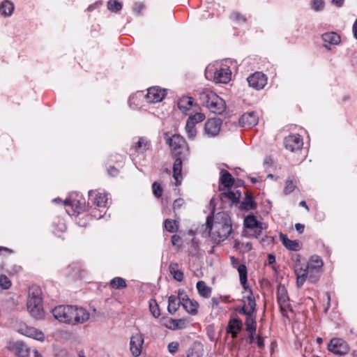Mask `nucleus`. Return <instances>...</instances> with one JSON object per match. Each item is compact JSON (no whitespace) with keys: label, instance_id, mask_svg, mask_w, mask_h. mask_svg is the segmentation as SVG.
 I'll list each match as a JSON object with an SVG mask.
<instances>
[{"label":"nucleus","instance_id":"f257e3e1","mask_svg":"<svg viewBox=\"0 0 357 357\" xmlns=\"http://www.w3.org/2000/svg\"><path fill=\"white\" fill-rule=\"evenodd\" d=\"M52 314L59 321L73 325L83 324L90 317L84 308L75 305L56 306L52 310Z\"/></svg>","mask_w":357,"mask_h":357},{"label":"nucleus","instance_id":"f03ea898","mask_svg":"<svg viewBox=\"0 0 357 357\" xmlns=\"http://www.w3.org/2000/svg\"><path fill=\"white\" fill-rule=\"evenodd\" d=\"M206 227L209 229L211 238L217 243L227 239L232 230L231 219L229 215L225 212L218 213L214 222H211V218L208 217Z\"/></svg>","mask_w":357,"mask_h":357},{"label":"nucleus","instance_id":"7ed1b4c3","mask_svg":"<svg viewBox=\"0 0 357 357\" xmlns=\"http://www.w3.org/2000/svg\"><path fill=\"white\" fill-rule=\"evenodd\" d=\"M42 291L38 286H31L29 289L27 301V310L32 317L40 320L45 317V312L42 305Z\"/></svg>","mask_w":357,"mask_h":357},{"label":"nucleus","instance_id":"20e7f679","mask_svg":"<svg viewBox=\"0 0 357 357\" xmlns=\"http://www.w3.org/2000/svg\"><path fill=\"white\" fill-rule=\"evenodd\" d=\"M199 98L203 105L215 114H220L226 109L225 100L208 89H203L199 93Z\"/></svg>","mask_w":357,"mask_h":357},{"label":"nucleus","instance_id":"39448f33","mask_svg":"<svg viewBox=\"0 0 357 357\" xmlns=\"http://www.w3.org/2000/svg\"><path fill=\"white\" fill-rule=\"evenodd\" d=\"M166 142L177 155H183V159L188 157L189 148L182 136L174 135L172 137H167Z\"/></svg>","mask_w":357,"mask_h":357},{"label":"nucleus","instance_id":"423d86ee","mask_svg":"<svg viewBox=\"0 0 357 357\" xmlns=\"http://www.w3.org/2000/svg\"><path fill=\"white\" fill-rule=\"evenodd\" d=\"M277 298L280 311L284 317H288V310H290L289 299L284 286L279 285L277 290Z\"/></svg>","mask_w":357,"mask_h":357},{"label":"nucleus","instance_id":"0eeeda50","mask_svg":"<svg viewBox=\"0 0 357 357\" xmlns=\"http://www.w3.org/2000/svg\"><path fill=\"white\" fill-rule=\"evenodd\" d=\"M328 349L333 354L340 356L347 354L349 350L347 343L341 338L332 339L328 345Z\"/></svg>","mask_w":357,"mask_h":357},{"label":"nucleus","instance_id":"6e6552de","mask_svg":"<svg viewBox=\"0 0 357 357\" xmlns=\"http://www.w3.org/2000/svg\"><path fill=\"white\" fill-rule=\"evenodd\" d=\"M144 335L140 333L133 334L130 340V351L134 357H139L142 351Z\"/></svg>","mask_w":357,"mask_h":357},{"label":"nucleus","instance_id":"1a4fd4ad","mask_svg":"<svg viewBox=\"0 0 357 357\" xmlns=\"http://www.w3.org/2000/svg\"><path fill=\"white\" fill-rule=\"evenodd\" d=\"M284 144L285 148L291 152L300 150L303 145V139L299 135H289L284 138Z\"/></svg>","mask_w":357,"mask_h":357},{"label":"nucleus","instance_id":"9d476101","mask_svg":"<svg viewBox=\"0 0 357 357\" xmlns=\"http://www.w3.org/2000/svg\"><path fill=\"white\" fill-rule=\"evenodd\" d=\"M222 126V121L219 118L209 119L205 123L204 132L209 137L218 135Z\"/></svg>","mask_w":357,"mask_h":357},{"label":"nucleus","instance_id":"9b49d317","mask_svg":"<svg viewBox=\"0 0 357 357\" xmlns=\"http://www.w3.org/2000/svg\"><path fill=\"white\" fill-rule=\"evenodd\" d=\"M294 272L296 275V284L298 287L303 285L307 279H308L310 270L305 264L296 263L294 267Z\"/></svg>","mask_w":357,"mask_h":357},{"label":"nucleus","instance_id":"f8f14e48","mask_svg":"<svg viewBox=\"0 0 357 357\" xmlns=\"http://www.w3.org/2000/svg\"><path fill=\"white\" fill-rule=\"evenodd\" d=\"M247 80L250 86L257 90L263 89L267 83L265 75L260 72L253 73Z\"/></svg>","mask_w":357,"mask_h":357},{"label":"nucleus","instance_id":"ddd939ff","mask_svg":"<svg viewBox=\"0 0 357 357\" xmlns=\"http://www.w3.org/2000/svg\"><path fill=\"white\" fill-rule=\"evenodd\" d=\"M165 90L158 86H153L148 89L146 95V100L149 103L160 102L165 97Z\"/></svg>","mask_w":357,"mask_h":357},{"label":"nucleus","instance_id":"4468645a","mask_svg":"<svg viewBox=\"0 0 357 357\" xmlns=\"http://www.w3.org/2000/svg\"><path fill=\"white\" fill-rule=\"evenodd\" d=\"M244 225L247 228L255 229L257 236L261 234V230L264 228L263 223L259 222L253 215H248L244 219Z\"/></svg>","mask_w":357,"mask_h":357},{"label":"nucleus","instance_id":"2eb2a0df","mask_svg":"<svg viewBox=\"0 0 357 357\" xmlns=\"http://www.w3.org/2000/svg\"><path fill=\"white\" fill-rule=\"evenodd\" d=\"M181 294H183V290H178V296H170L168 298L167 311L169 314H174L178 310L181 305L183 304Z\"/></svg>","mask_w":357,"mask_h":357},{"label":"nucleus","instance_id":"dca6fc26","mask_svg":"<svg viewBox=\"0 0 357 357\" xmlns=\"http://www.w3.org/2000/svg\"><path fill=\"white\" fill-rule=\"evenodd\" d=\"M259 117L254 112H247L243 114L239 120L243 127L251 128L258 123Z\"/></svg>","mask_w":357,"mask_h":357},{"label":"nucleus","instance_id":"f3484780","mask_svg":"<svg viewBox=\"0 0 357 357\" xmlns=\"http://www.w3.org/2000/svg\"><path fill=\"white\" fill-rule=\"evenodd\" d=\"M20 332L24 335L40 342H43L45 340L44 333L41 331L33 327L25 326L24 328H21L20 329Z\"/></svg>","mask_w":357,"mask_h":357},{"label":"nucleus","instance_id":"a211bd4d","mask_svg":"<svg viewBox=\"0 0 357 357\" xmlns=\"http://www.w3.org/2000/svg\"><path fill=\"white\" fill-rule=\"evenodd\" d=\"M181 299L183 301L182 306L188 313L192 315L197 313L199 304L196 301L189 298L184 292L183 294H181Z\"/></svg>","mask_w":357,"mask_h":357},{"label":"nucleus","instance_id":"6ab92c4d","mask_svg":"<svg viewBox=\"0 0 357 357\" xmlns=\"http://www.w3.org/2000/svg\"><path fill=\"white\" fill-rule=\"evenodd\" d=\"M231 79V72L227 68H221L214 73L213 79L216 83H227Z\"/></svg>","mask_w":357,"mask_h":357},{"label":"nucleus","instance_id":"aec40b11","mask_svg":"<svg viewBox=\"0 0 357 357\" xmlns=\"http://www.w3.org/2000/svg\"><path fill=\"white\" fill-rule=\"evenodd\" d=\"M322 39L325 43L324 47L330 50L329 45H336L340 43V36L335 32L325 33L322 35Z\"/></svg>","mask_w":357,"mask_h":357},{"label":"nucleus","instance_id":"412c9836","mask_svg":"<svg viewBox=\"0 0 357 357\" xmlns=\"http://www.w3.org/2000/svg\"><path fill=\"white\" fill-rule=\"evenodd\" d=\"M242 328V321L241 319L238 318H234L229 320L227 327V331L228 333H230L233 338H235L237 336L238 333Z\"/></svg>","mask_w":357,"mask_h":357},{"label":"nucleus","instance_id":"4be33fe9","mask_svg":"<svg viewBox=\"0 0 357 357\" xmlns=\"http://www.w3.org/2000/svg\"><path fill=\"white\" fill-rule=\"evenodd\" d=\"M194 106L193 100L188 96H183L178 101V107L183 114H188Z\"/></svg>","mask_w":357,"mask_h":357},{"label":"nucleus","instance_id":"5701e85b","mask_svg":"<svg viewBox=\"0 0 357 357\" xmlns=\"http://www.w3.org/2000/svg\"><path fill=\"white\" fill-rule=\"evenodd\" d=\"M188 158L183 159V155H178V158L175 160L173 166V176L176 181L177 184L181 183V173L182 170V162L187 160Z\"/></svg>","mask_w":357,"mask_h":357},{"label":"nucleus","instance_id":"b1692460","mask_svg":"<svg viewBox=\"0 0 357 357\" xmlns=\"http://www.w3.org/2000/svg\"><path fill=\"white\" fill-rule=\"evenodd\" d=\"M231 264L234 267L236 268L239 274L241 283L245 286L247 282V268L244 264H238V259L231 257Z\"/></svg>","mask_w":357,"mask_h":357},{"label":"nucleus","instance_id":"393cba45","mask_svg":"<svg viewBox=\"0 0 357 357\" xmlns=\"http://www.w3.org/2000/svg\"><path fill=\"white\" fill-rule=\"evenodd\" d=\"M240 197L241 192L237 190L232 191L227 188L221 194V199L224 201H229L231 204L237 203Z\"/></svg>","mask_w":357,"mask_h":357},{"label":"nucleus","instance_id":"a878e982","mask_svg":"<svg viewBox=\"0 0 357 357\" xmlns=\"http://www.w3.org/2000/svg\"><path fill=\"white\" fill-rule=\"evenodd\" d=\"M255 298L251 295L248 296L244 301V305L240 311V313L243 312L244 314H252L255 310Z\"/></svg>","mask_w":357,"mask_h":357},{"label":"nucleus","instance_id":"bb28decb","mask_svg":"<svg viewBox=\"0 0 357 357\" xmlns=\"http://www.w3.org/2000/svg\"><path fill=\"white\" fill-rule=\"evenodd\" d=\"M280 239L284 246L290 250L296 251L301 248V245L299 241L290 240L284 234L280 235Z\"/></svg>","mask_w":357,"mask_h":357},{"label":"nucleus","instance_id":"cd10ccee","mask_svg":"<svg viewBox=\"0 0 357 357\" xmlns=\"http://www.w3.org/2000/svg\"><path fill=\"white\" fill-rule=\"evenodd\" d=\"M305 266H307L310 271H315L316 272H319L323 266V261L319 256L314 255L311 257L307 264H305Z\"/></svg>","mask_w":357,"mask_h":357},{"label":"nucleus","instance_id":"c85d7f7f","mask_svg":"<svg viewBox=\"0 0 357 357\" xmlns=\"http://www.w3.org/2000/svg\"><path fill=\"white\" fill-rule=\"evenodd\" d=\"M15 353L20 357H27L29 355V348L22 342H17L13 344Z\"/></svg>","mask_w":357,"mask_h":357},{"label":"nucleus","instance_id":"c756f323","mask_svg":"<svg viewBox=\"0 0 357 357\" xmlns=\"http://www.w3.org/2000/svg\"><path fill=\"white\" fill-rule=\"evenodd\" d=\"M196 287H197L199 294L202 297L205 298L210 297V296L211 294L212 289L210 287H208L206 284L205 282H204L202 280L199 281L197 283Z\"/></svg>","mask_w":357,"mask_h":357},{"label":"nucleus","instance_id":"7c9ffc66","mask_svg":"<svg viewBox=\"0 0 357 357\" xmlns=\"http://www.w3.org/2000/svg\"><path fill=\"white\" fill-rule=\"evenodd\" d=\"M203 351L202 345L200 343L195 342L188 349L187 357H202Z\"/></svg>","mask_w":357,"mask_h":357},{"label":"nucleus","instance_id":"2f4dec72","mask_svg":"<svg viewBox=\"0 0 357 357\" xmlns=\"http://www.w3.org/2000/svg\"><path fill=\"white\" fill-rule=\"evenodd\" d=\"M220 182L227 188H229L234 183V178L232 177L230 173L227 171H222V175L220 178Z\"/></svg>","mask_w":357,"mask_h":357},{"label":"nucleus","instance_id":"473e14b6","mask_svg":"<svg viewBox=\"0 0 357 357\" xmlns=\"http://www.w3.org/2000/svg\"><path fill=\"white\" fill-rule=\"evenodd\" d=\"M13 10L14 5L8 0L3 1L0 5V13L5 17L11 15Z\"/></svg>","mask_w":357,"mask_h":357},{"label":"nucleus","instance_id":"72a5a7b5","mask_svg":"<svg viewBox=\"0 0 357 357\" xmlns=\"http://www.w3.org/2000/svg\"><path fill=\"white\" fill-rule=\"evenodd\" d=\"M149 143L146 138L139 137L138 141L133 146V149L137 153H144L149 149Z\"/></svg>","mask_w":357,"mask_h":357},{"label":"nucleus","instance_id":"f704fd0d","mask_svg":"<svg viewBox=\"0 0 357 357\" xmlns=\"http://www.w3.org/2000/svg\"><path fill=\"white\" fill-rule=\"evenodd\" d=\"M107 195L105 193L98 192L94 199V204L98 208H106L107 204Z\"/></svg>","mask_w":357,"mask_h":357},{"label":"nucleus","instance_id":"c9c22d12","mask_svg":"<svg viewBox=\"0 0 357 357\" xmlns=\"http://www.w3.org/2000/svg\"><path fill=\"white\" fill-rule=\"evenodd\" d=\"M178 264L175 262H172L169 264V269L174 278L177 281H181L183 279V273L181 270L178 269Z\"/></svg>","mask_w":357,"mask_h":357},{"label":"nucleus","instance_id":"e433bc0d","mask_svg":"<svg viewBox=\"0 0 357 357\" xmlns=\"http://www.w3.org/2000/svg\"><path fill=\"white\" fill-rule=\"evenodd\" d=\"M247 316L245 320L246 331L248 332H256V321L255 317L252 314H245Z\"/></svg>","mask_w":357,"mask_h":357},{"label":"nucleus","instance_id":"4c0bfd02","mask_svg":"<svg viewBox=\"0 0 357 357\" xmlns=\"http://www.w3.org/2000/svg\"><path fill=\"white\" fill-rule=\"evenodd\" d=\"M109 285L112 289H119L126 287V282L122 278L116 277L110 281Z\"/></svg>","mask_w":357,"mask_h":357},{"label":"nucleus","instance_id":"58836bf2","mask_svg":"<svg viewBox=\"0 0 357 357\" xmlns=\"http://www.w3.org/2000/svg\"><path fill=\"white\" fill-rule=\"evenodd\" d=\"M165 228L167 231L171 233L176 232L178 229V225L176 220H172L169 219L165 220L164 222Z\"/></svg>","mask_w":357,"mask_h":357},{"label":"nucleus","instance_id":"ea45409f","mask_svg":"<svg viewBox=\"0 0 357 357\" xmlns=\"http://www.w3.org/2000/svg\"><path fill=\"white\" fill-rule=\"evenodd\" d=\"M241 207L245 210L253 209L255 207V203L251 197L247 195L241 202Z\"/></svg>","mask_w":357,"mask_h":357},{"label":"nucleus","instance_id":"a19ab883","mask_svg":"<svg viewBox=\"0 0 357 357\" xmlns=\"http://www.w3.org/2000/svg\"><path fill=\"white\" fill-rule=\"evenodd\" d=\"M185 130H186L188 137L190 139H193L197 135V130L195 128V124H193V123L189 122L188 121L186 122Z\"/></svg>","mask_w":357,"mask_h":357},{"label":"nucleus","instance_id":"79ce46f5","mask_svg":"<svg viewBox=\"0 0 357 357\" xmlns=\"http://www.w3.org/2000/svg\"><path fill=\"white\" fill-rule=\"evenodd\" d=\"M149 310H150L151 313L155 318H158L160 315V312L159 310L158 305L155 300L150 301Z\"/></svg>","mask_w":357,"mask_h":357},{"label":"nucleus","instance_id":"37998d69","mask_svg":"<svg viewBox=\"0 0 357 357\" xmlns=\"http://www.w3.org/2000/svg\"><path fill=\"white\" fill-rule=\"evenodd\" d=\"M204 119L205 115L203 113L197 112L194 115H190L187 121L193 123V124H196L197 123L203 121Z\"/></svg>","mask_w":357,"mask_h":357},{"label":"nucleus","instance_id":"c03bdc74","mask_svg":"<svg viewBox=\"0 0 357 357\" xmlns=\"http://www.w3.org/2000/svg\"><path fill=\"white\" fill-rule=\"evenodd\" d=\"M107 8L112 12H117L122 8V4L116 0H109L107 2Z\"/></svg>","mask_w":357,"mask_h":357},{"label":"nucleus","instance_id":"a18cd8bd","mask_svg":"<svg viewBox=\"0 0 357 357\" xmlns=\"http://www.w3.org/2000/svg\"><path fill=\"white\" fill-rule=\"evenodd\" d=\"M11 286V282L8 278L4 275H0V289H8Z\"/></svg>","mask_w":357,"mask_h":357},{"label":"nucleus","instance_id":"49530a36","mask_svg":"<svg viewBox=\"0 0 357 357\" xmlns=\"http://www.w3.org/2000/svg\"><path fill=\"white\" fill-rule=\"evenodd\" d=\"M152 188L153 193L156 197L159 198L162 196L163 190L160 185L158 182H154L153 183Z\"/></svg>","mask_w":357,"mask_h":357},{"label":"nucleus","instance_id":"de8ad7c7","mask_svg":"<svg viewBox=\"0 0 357 357\" xmlns=\"http://www.w3.org/2000/svg\"><path fill=\"white\" fill-rule=\"evenodd\" d=\"M312 8L315 11L321 10L324 7V1L323 0H312L311 2Z\"/></svg>","mask_w":357,"mask_h":357},{"label":"nucleus","instance_id":"09e8293b","mask_svg":"<svg viewBox=\"0 0 357 357\" xmlns=\"http://www.w3.org/2000/svg\"><path fill=\"white\" fill-rule=\"evenodd\" d=\"M295 184L294 183L293 181L291 180H287L286 181V185L284 188V193L285 195H288L294 191L295 189Z\"/></svg>","mask_w":357,"mask_h":357},{"label":"nucleus","instance_id":"8fccbe9b","mask_svg":"<svg viewBox=\"0 0 357 357\" xmlns=\"http://www.w3.org/2000/svg\"><path fill=\"white\" fill-rule=\"evenodd\" d=\"M319 278V272H316L315 271H312L309 272L308 280L310 282H316Z\"/></svg>","mask_w":357,"mask_h":357},{"label":"nucleus","instance_id":"3c124183","mask_svg":"<svg viewBox=\"0 0 357 357\" xmlns=\"http://www.w3.org/2000/svg\"><path fill=\"white\" fill-rule=\"evenodd\" d=\"M178 348V344L176 342H172L168 344L169 351L172 354H174L177 351Z\"/></svg>","mask_w":357,"mask_h":357},{"label":"nucleus","instance_id":"603ef678","mask_svg":"<svg viewBox=\"0 0 357 357\" xmlns=\"http://www.w3.org/2000/svg\"><path fill=\"white\" fill-rule=\"evenodd\" d=\"M184 203H185V202L183 199L179 198V199H176L173 204L174 210L181 208L184 204Z\"/></svg>","mask_w":357,"mask_h":357},{"label":"nucleus","instance_id":"864d4df0","mask_svg":"<svg viewBox=\"0 0 357 357\" xmlns=\"http://www.w3.org/2000/svg\"><path fill=\"white\" fill-rule=\"evenodd\" d=\"M233 16H234V18L235 19V20H236L238 22H245L246 21L245 17L239 13H234Z\"/></svg>","mask_w":357,"mask_h":357},{"label":"nucleus","instance_id":"5fc2aeb1","mask_svg":"<svg viewBox=\"0 0 357 357\" xmlns=\"http://www.w3.org/2000/svg\"><path fill=\"white\" fill-rule=\"evenodd\" d=\"M181 242V237L178 235H173L172 236V243L173 245H177Z\"/></svg>","mask_w":357,"mask_h":357},{"label":"nucleus","instance_id":"6e6d98bb","mask_svg":"<svg viewBox=\"0 0 357 357\" xmlns=\"http://www.w3.org/2000/svg\"><path fill=\"white\" fill-rule=\"evenodd\" d=\"M242 247L243 248L244 250L246 252L251 250L252 248V243L250 242L242 244Z\"/></svg>","mask_w":357,"mask_h":357},{"label":"nucleus","instance_id":"4d7b16f0","mask_svg":"<svg viewBox=\"0 0 357 357\" xmlns=\"http://www.w3.org/2000/svg\"><path fill=\"white\" fill-rule=\"evenodd\" d=\"M304 225L300 223H296L295 225V229L299 232L303 233L304 231Z\"/></svg>","mask_w":357,"mask_h":357},{"label":"nucleus","instance_id":"13d9d810","mask_svg":"<svg viewBox=\"0 0 357 357\" xmlns=\"http://www.w3.org/2000/svg\"><path fill=\"white\" fill-rule=\"evenodd\" d=\"M257 346L260 348L263 347H264V339L260 337V336H258L257 338V342H256Z\"/></svg>","mask_w":357,"mask_h":357},{"label":"nucleus","instance_id":"bf43d9fd","mask_svg":"<svg viewBox=\"0 0 357 357\" xmlns=\"http://www.w3.org/2000/svg\"><path fill=\"white\" fill-rule=\"evenodd\" d=\"M352 30H353L354 38L356 39H357V19L356 20V21L353 25Z\"/></svg>","mask_w":357,"mask_h":357},{"label":"nucleus","instance_id":"052dcab7","mask_svg":"<svg viewBox=\"0 0 357 357\" xmlns=\"http://www.w3.org/2000/svg\"><path fill=\"white\" fill-rule=\"evenodd\" d=\"M333 4L337 6V7H340L342 6L344 3V0H332Z\"/></svg>","mask_w":357,"mask_h":357},{"label":"nucleus","instance_id":"680f3d73","mask_svg":"<svg viewBox=\"0 0 357 357\" xmlns=\"http://www.w3.org/2000/svg\"><path fill=\"white\" fill-rule=\"evenodd\" d=\"M170 322H171V325L169 326V328H175L177 327V321L176 320L171 319Z\"/></svg>","mask_w":357,"mask_h":357},{"label":"nucleus","instance_id":"e2e57ef3","mask_svg":"<svg viewBox=\"0 0 357 357\" xmlns=\"http://www.w3.org/2000/svg\"><path fill=\"white\" fill-rule=\"evenodd\" d=\"M249 333V340L250 343H252L254 342V335L255 334V332H248Z\"/></svg>","mask_w":357,"mask_h":357},{"label":"nucleus","instance_id":"0e129e2a","mask_svg":"<svg viewBox=\"0 0 357 357\" xmlns=\"http://www.w3.org/2000/svg\"><path fill=\"white\" fill-rule=\"evenodd\" d=\"M299 205H300L301 206L304 207V208L306 209V211H309V208H308V206H307V204H306V202H305V201H301V202H300Z\"/></svg>","mask_w":357,"mask_h":357},{"label":"nucleus","instance_id":"69168bd1","mask_svg":"<svg viewBox=\"0 0 357 357\" xmlns=\"http://www.w3.org/2000/svg\"><path fill=\"white\" fill-rule=\"evenodd\" d=\"M213 306H217L219 304V300L217 298H213L211 299Z\"/></svg>","mask_w":357,"mask_h":357},{"label":"nucleus","instance_id":"338daca9","mask_svg":"<svg viewBox=\"0 0 357 357\" xmlns=\"http://www.w3.org/2000/svg\"><path fill=\"white\" fill-rule=\"evenodd\" d=\"M275 258L273 255H268V261L270 264L273 263L275 261Z\"/></svg>","mask_w":357,"mask_h":357},{"label":"nucleus","instance_id":"774afa93","mask_svg":"<svg viewBox=\"0 0 357 357\" xmlns=\"http://www.w3.org/2000/svg\"><path fill=\"white\" fill-rule=\"evenodd\" d=\"M33 354L34 357H43L42 354L38 352V350L34 349L33 350Z\"/></svg>","mask_w":357,"mask_h":357}]
</instances>
